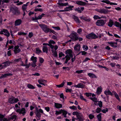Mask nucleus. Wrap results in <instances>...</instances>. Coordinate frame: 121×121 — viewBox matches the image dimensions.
<instances>
[{
    "mask_svg": "<svg viewBox=\"0 0 121 121\" xmlns=\"http://www.w3.org/2000/svg\"><path fill=\"white\" fill-rule=\"evenodd\" d=\"M72 53V51L70 50H68L66 51L65 54L66 55L65 57L66 58L65 62V63H67L68 61L70 59V58L72 57H73Z\"/></svg>",
    "mask_w": 121,
    "mask_h": 121,
    "instance_id": "nucleus-1",
    "label": "nucleus"
},
{
    "mask_svg": "<svg viewBox=\"0 0 121 121\" xmlns=\"http://www.w3.org/2000/svg\"><path fill=\"white\" fill-rule=\"evenodd\" d=\"M50 47L52 49V53L53 55L55 57L57 56V55L56 50L58 48V47L56 45L54 47L52 45H50Z\"/></svg>",
    "mask_w": 121,
    "mask_h": 121,
    "instance_id": "nucleus-2",
    "label": "nucleus"
},
{
    "mask_svg": "<svg viewBox=\"0 0 121 121\" xmlns=\"http://www.w3.org/2000/svg\"><path fill=\"white\" fill-rule=\"evenodd\" d=\"M10 12H11L13 15H18L20 13V12L18 10V8L16 7H12L10 9Z\"/></svg>",
    "mask_w": 121,
    "mask_h": 121,
    "instance_id": "nucleus-3",
    "label": "nucleus"
},
{
    "mask_svg": "<svg viewBox=\"0 0 121 121\" xmlns=\"http://www.w3.org/2000/svg\"><path fill=\"white\" fill-rule=\"evenodd\" d=\"M39 26L46 33H48L49 32L50 29L48 28L47 26L43 24H40Z\"/></svg>",
    "mask_w": 121,
    "mask_h": 121,
    "instance_id": "nucleus-4",
    "label": "nucleus"
},
{
    "mask_svg": "<svg viewBox=\"0 0 121 121\" xmlns=\"http://www.w3.org/2000/svg\"><path fill=\"white\" fill-rule=\"evenodd\" d=\"M106 23V20L103 19L98 20L96 23V25L98 26H104Z\"/></svg>",
    "mask_w": 121,
    "mask_h": 121,
    "instance_id": "nucleus-5",
    "label": "nucleus"
},
{
    "mask_svg": "<svg viewBox=\"0 0 121 121\" xmlns=\"http://www.w3.org/2000/svg\"><path fill=\"white\" fill-rule=\"evenodd\" d=\"M95 10L96 11L101 13L104 14L107 13L109 12L108 10L104 9H96Z\"/></svg>",
    "mask_w": 121,
    "mask_h": 121,
    "instance_id": "nucleus-6",
    "label": "nucleus"
},
{
    "mask_svg": "<svg viewBox=\"0 0 121 121\" xmlns=\"http://www.w3.org/2000/svg\"><path fill=\"white\" fill-rule=\"evenodd\" d=\"M0 34H4L7 37H9L10 35V34L8 30L5 29H3L1 30L0 32Z\"/></svg>",
    "mask_w": 121,
    "mask_h": 121,
    "instance_id": "nucleus-7",
    "label": "nucleus"
},
{
    "mask_svg": "<svg viewBox=\"0 0 121 121\" xmlns=\"http://www.w3.org/2000/svg\"><path fill=\"white\" fill-rule=\"evenodd\" d=\"M86 37L89 39H95L98 38V36L95 34L93 33H91L86 35Z\"/></svg>",
    "mask_w": 121,
    "mask_h": 121,
    "instance_id": "nucleus-8",
    "label": "nucleus"
},
{
    "mask_svg": "<svg viewBox=\"0 0 121 121\" xmlns=\"http://www.w3.org/2000/svg\"><path fill=\"white\" fill-rule=\"evenodd\" d=\"M18 101V99L12 97L9 98V102L11 104H13L17 102Z\"/></svg>",
    "mask_w": 121,
    "mask_h": 121,
    "instance_id": "nucleus-9",
    "label": "nucleus"
},
{
    "mask_svg": "<svg viewBox=\"0 0 121 121\" xmlns=\"http://www.w3.org/2000/svg\"><path fill=\"white\" fill-rule=\"evenodd\" d=\"M77 33H72L69 36V37L73 40H76L78 39V38L76 36Z\"/></svg>",
    "mask_w": 121,
    "mask_h": 121,
    "instance_id": "nucleus-10",
    "label": "nucleus"
},
{
    "mask_svg": "<svg viewBox=\"0 0 121 121\" xmlns=\"http://www.w3.org/2000/svg\"><path fill=\"white\" fill-rule=\"evenodd\" d=\"M10 62L9 61H7L3 63L2 65H0V67H1L2 69L10 65Z\"/></svg>",
    "mask_w": 121,
    "mask_h": 121,
    "instance_id": "nucleus-11",
    "label": "nucleus"
},
{
    "mask_svg": "<svg viewBox=\"0 0 121 121\" xmlns=\"http://www.w3.org/2000/svg\"><path fill=\"white\" fill-rule=\"evenodd\" d=\"M19 46L18 45L16 46H15L14 50V52L15 54H17V53L20 52L21 51V50L19 48Z\"/></svg>",
    "mask_w": 121,
    "mask_h": 121,
    "instance_id": "nucleus-12",
    "label": "nucleus"
},
{
    "mask_svg": "<svg viewBox=\"0 0 121 121\" xmlns=\"http://www.w3.org/2000/svg\"><path fill=\"white\" fill-rule=\"evenodd\" d=\"M101 1L102 2L106 3L107 4H109L110 5H117V4L116 3L111 2L108 0H101Z\"/></svg>",
    "mask_w": 121,
    "mask_h": 121,
    "instance_id": "nucleus-13",
    "label": "nucleus"
},
{
    "mask_svg": "<svg viewBox=\"0 0 121 121\" xmlns=\"http://www.w3.org/2000/svg\"><path fill=\"white\" fill-rule=\"evenodd\" d=\"M17 112H19L20 114H22L24 115L26 113L25 109L24 108H22L21 109H18L16 110Z\"/></svg>",
    "mask_w": 121,
    "mask_h": 121,
    "instance_id": "nucleus-14",
    "label": "nucleus"
},
{
    "mask_svg": "<svg viewBox=\"0 0 121 121\" xmlns=\"http://www.w3.org/2000/svg\"><path fill=\"white\" fill-rule=\"evenodd\" d=\"M35 113L36 116L38 118H37V119L38 120H39L41 117V114L39 112L37 108H36V111Z\"/></svg>",
    "mask_w": 121,
    "mask_h": 121,
    "instance_id": "nucleus-15",
    "label": "nucleus"
},
{
    "mask_svg": "<svg viewBox=\"0 0 121 121\" xmlns=\"http://www.w3.org/2000/svg\"><path fill=\"white\" fill-rule=\"evenodd\" d=\"M74 86L76 88H83L85 86V85L79 83L77 85H74Z\"/></svg>",
    "mask_w": 121,
    "mask_h": 121,
    "instance_id": "nucleus-16",
    "label": "nucleus"
},
{
    "mask_svg": "<svg viewBox=\"0 0 121 121\" xmlns=\"http://www.w3.org/2000/svg\"><path fill=\"white\" fill-rule=\"evenodd\" d=\"M77 119L78 120V121H83V117L82 114L80 113L77 116Z\"/></svg>",
    "mask_w": 121,
    "mask_h": 121,
    "instance_id": "nucleus-17",
    "label": "nucleus"
},
{
    "mask_svg": "<svg viewBox=\"0 0 121 121\" xmlns=\"http://www.w3.org/2000/svg\"><path fill=\"white\" fill-rule=\"evenodd\" d=\"M22 22V21L21 19H18L17 20L14 22V25L15 26H17L20 25Z\"/></svg>",
    "mask_w": 121,
    "mask_h": 121,
    "instance_id": "nucleus-18",
    "label": "nucleus"
},
{
    "mask_svg": "<svg viewBox=\"0 0 121 121\" xmlns=\"http://www.w3.org/2000/svg\"><path fill=\"white\" fill-rule=\"evenodd\" d=\"M84 9L83 7H81L80 8L78 7L74 9L75 11L77 12L78 13H81Z\"/></svg>",
    "mask_w": 121,
    "mask_h": 121,
    "instance_id": "nucleus-19",
    "label": "nucleus"
},
{
    "mask_svg": "<svg viewBox=\"0 0 121 121\" xmlns=\"http://www.w3.org/2000/svg\"><path fill=\"white\" fill-rule=\"evenodd\" d=\"M104 94L106 95H108L112 96L113 94L111 91L108 89H107L104 92Z\"/></svg>",
    "mask_w": 121,
    "mask_h": 121,
    "instance_id": "nucleus-20",
    "label": "nucleus"
},
{
    "mask_svg": "<svg viewBox=\"0 0 121 121\" xmlns=\"http://www.w3.org/2000/svg\"><path fill=\"white\" fill-rule=\"evenodd\" d=\"M76 3L78 5H84L86 4V2L81 1H78L76 2Z\"/></svg>",
    "mask_w": 121,
    "mask_h": 121,
    "instance_id": "nucleus-21",
    "label": "nucleus"
},
{
    "mask_svg": "<svg viewBox=\"0 0 121 121\" xmlns=\"http://www.w3.org/2000/svg\"><path fill=\"white\" fill-rule=\"evenodd\" d=\"M102 91V89L101 86H100L97 89L96 91V93L97 94L99 95L100 94Z\"/></svg>",
    "mask_w": 121,
    "mask_h": 121,
    "instance_id": "nucleus-22",
    "label": "nucleus"
},
{
    "mask_svg": "<svg viewBox=\"0 0 121 121\" xmlns=\"http://www.w3.org/2000/svg\"><path fill=\"white\" fill-rule=\"evenodd\" d=\"M90 99L95 102V105H97V102L98 101L97 98L95 97H94L93 98L91 97Z\"/></svg>",
    "mask_w": 121,
    "mask_h": 121,
    "instance_id": "nucleus-23",
    "label": "nucleus"
},
{
    "mask_svg": "<svg viewBox=\"0 0 121 121\" xmlns=\"http://www.w3.org/2000/svg\"><path fill=\"white\" fill-rule=\"evenodd\" d=\"M12 75V74L10 73H8L5 74L4 75H2V76H1L0 77V79H2L3 78H5L7 76H11Z\"/></svg>",
    "mask_w": 121,
    "mask_h": 121,
    "instance_id": "nucleus-24",
    "label": "nucleus"
},
{
    "mask_svg": "<svg viewBox=\"0 0 121 121\" xmlns=\"http://www.w3.org/2000/svg\"><path fill=\"white\" fill-rule=\"evenodd\" d=\"M73 18L77 23H79L81 22L77 16H74L73 17Z\"/></svg>",
    "mask_w": 121,
    "mask_h": 121,
    "instance_id": "nucleus-25",
    "label": "nucleus"
},
{
    "mask_svg": "<svg viewBox=\"0 0 121 121\" xmlns=\"http://www.w3.org/2000/svg\"><path fill=\"white\" fill-rule=\"evenodd\" d=\"M42 50L44 52H45L47 53L48 52V47L46 46H43V47Z\"/></svg>",
    "mask_w": 121,
    "mask_h": 121,
    "instance_id": "nucleus-26",
    "label": "nucleus"
},
{
    "mask_svg": "<svg viewBox=\"0 0 121 121\" xmlns=\"http://www.w3.org/2000/svg\"><path fill=\"white\" fill-rule=\"evenodd\" d=\"M45 15V14L42 13L41 15L37 17H35V19L33 18V20H34L35 19L37 20L39 19L42 18V17L44 15Z\"/></svg>",
    "mask_w": 121,
    "mask_h": 121,
    "instance_id": "nucleus-27",
    "label": "nucleus"
},
{
    "mask_svg": "<svg viewBox=\"0 0 121 121\" xmlns=\"http://www.w3.org/2000/svg\"><path fill=\"white\" fill-rule=\"evenodd\" d=\"M88 75L91 78H97L96 76L93 73H89Z\"/></svg>",
    "mask_w": 121,
    "mask_h": 121,
    "instance_id": "nucleus-28",
    "label": "nucleus"
},
{
    "mask_svg": "<svg viewBox=\"0 0 121 121\" xmlns=\"http://www.w3.org/2000/svg\"><path fill=\"white\" fill-rule=\"evenodd\" d=\"M47 81L44 79H40L38 80V82L40 84H43V83H46Z\"/></svg>",
    "mask_w": 121,
    "mask_h": 121,
    "instance_id": "nucleus-29",
    "label": "nucleus"
},
{
    "mask_svg": "<svg viewBox=\"0 0 121 121\" xmlns=\"http://www.w3.org/2000/svg\"><path fill=\"white\" fill-rule=\"evenodd\" d=\"M73 6L70 5L68 7H66L64 9L65 11H68L70 10H71L72 9V8H73Z\"/></svg>",
    "mask_w": 121,
    "mask_h": 121,
    "instance_id": "nucleus-30",
    "label": "nucleus"
},
{
    "mask_svg": "<svg viewBox=\"0 0 121 121\" xmlns=\"http://www.w3.org/2000/svg\"><path fill=\"white\" fill-rule=\"evenodd\" d=\"M37 57L34 56H32L30 58V60L32 61L33 62H36L37 61Z\"/></svg>",
    "mask_w": 121,
    "mask_h": 121,
    "instance_id": "nucleus-31",
    "label": "nucleus"
},
{
    "mask_svg": "<svg viewBox=\"0 0 121 121\" xmlns=\"http://www.w3.org/2000/svg\"><path fill=\"white\" fill-rule=\"evenodd\" d=\"M55 107L57 108H60L62 107V105L61 104L58 103H55Z\"/></svg>",
    "mask_w": 121,
    "mask_h": 121,
    "instance_id": "nucleus-32",
    "label": "nucleus"
},
{
    "mask_svg": "<svg viewBox=\"0 0 121 121\" xmlns=\"http://www.w3.org/2000/svg\"><path fill=\"white\" fill-rule=\"evenodd\" d=\"M108 43L109 45H110L112 47H116V46H115V44H117V43H115L114 42H108Z\"/></svg>",
    "mask_w": 121,
    "mask_h": 121,
    "instance_id": "nucleus-33",
    "label": "nucleus"
},
{
    "mask_svg": "<svg viewBox=\"0 0 121 121\" xmlns=\"http://www.w3.org/2000/svg\"><path fill=\"white\" fill-rule=\"evenodd\" d=\"M74 48L76 50H79L80 48V45L79 44H77L75 46Z\"/></svg>",
    "mask_w": 121,
    "mask_h": 121,
    "instance_id": "nucleus-34",
    "label": "nucleus"
},
{
    "mask_svg": "<svg viewBox=\"0 0 121 121\" xmlns=\"http://www.w3.org/2000/svg\"><path fill=\"white\" fill-rule=\"evenodd\" d=\"M66 81L64 80V81H63L60 84L58 85H56V86L57 87H62L64 86L65 83V82Z\"/></svg>",
    "mask_w": 121,
    "mask_h": 121,
    "instance_id": "nucleus-35",
    "label": "nucleus"
},
{
    "mask_svg": "<svg viewBox=\"0 0 121 121\" xmlns=\"http://www.w3.org/2000/svg\"><path fill=\"white\" fill-rule=\"evenodd\" d=\"M113 24V21L112 20H110L108 22V26L110 27H112Z\"/></svg>",
    "mask_w": 121,
    "mask_h": 121,
    "instance_id": "nucleus-36",
    "label": "nucleus"
},
{
    "mask_svg": "<svg viewBox=\"0 0 121 121\" xmlns=\"http://www.w3.org/2000/svg\"><path fill=\"white\" fill-rule=\"evenodd\" d=\"M61 111H62V112L63 113V115H64V117H66V114L67 113V112L63 110H61Z\"/></svg>",
    "mask_w": 121,
    "mask_h": 121,
    "instance_id": "nucleus-37",
    "label": "nucleus"
},
{
    "mask_svg": "<svg viewBox=\"0 0 121 121\" xmlns=\"http://www.w3.org/2000/svg\"><path fill=\"white\" fill-rule=\"evenodd\" d=\"M58 4L60 5L61 6H66L68 5V3H59Z\"/></svg>",
    "mask_w": 121,
    "mask_h": 121,
    "instance_id": "nucleus-38",
    "label": "nucleus"
},
{
    "mask_svg": "<svg viewBox=\"0 0 121 121\" xmlns=\"http://www.w3.org/2000/svg\"><path fill=\"white\" fill-rule=\"evenodd\" d=\"M101 113H100L97 115V118L98 120L99 121H101Z\"/></svg>",
    "mask_w": 121,
    "mask_h": 121,
    "instance_id": "nucleus-39",
    "label": "nucleus"
},
{
    "mask_svg": "<svg viewBox=\"0 0 121 121\" xmlns=\"http://www.w3.org/2000/svg\"><path fill=\"white\" fill-rule=\"evenodd\" d=\"M97 102H98V104L99 107L100 108L102 107L103 106L102 102L101 101H98Z\"/></svg>",
    "mask_w": 121,
    "mask_h": 121,
    "instance_id": "nucleus-40",
    "label": "nucleus"
},
{
    "mask_svg": "<svg viewBox=\"0 0 121 121\" xmlns=\"http://www.w3.org/2000/svg\"><path fill=\"white\" fill-rule=\"evenodd\" d=\"M27 87L28 88L30 89H34L35 88V87L34 86L30 84H28L27 85Z\"/></svg>",
    "mask_w": 121,
    "mask_h": 121,
    "instance_id": "nucleus-41",
    "label": "nucleus"
},
{
    "mask_svg": "<svg viewBox=\"0 0 121 121\" xmlns=\"http://www.w3.org/2000/svg\"><path fill=\"white\" fill-rule=\"evenodd\" d=\"M82 48L83 50L85 51H86L88 49V46L86 45H83Z\"/></svg>",
    "mask_w": 121,
    "mask_h": 121,
    "instance_id": "nucleus-42",
    "label": "nucleus"
},
{
    "mask_svg": "<svg viewBox=\"0 0 121 121\" xmlns=\"http://www.w3.org/2000/svg\"><path fill=\"white\" fill-rule=\"evenodd\" d=\"M17 117V116L15 115H14L11 116L9 118L10 119H14L15 120H16Z\"/></svg>",
    "mask_w": 121,
    "mask_h": 121,
    "instance_id": "nucleus-43",
    "label": "nucleus"
},
{
    "mask_svg": "<svg viewBox=\"0 0 121 121\" xmlns=\"http://www.w3.org/2000/svg\"><path fill=\"white\" fill-rule=\"evenodd\" d=\"M93 18L95 20L101 19L100 17H99L98 16L95 15L94 16Z\"/></svg>",
    "mask_w": 121,
    "mask_h": 121,
    "instance_id": "nucleus-44",
    "label": "nucleus"
},
{
    "mask_svg": "<svg viewBox=\"0 0 121 121\" xmlns=\"http://www.w3.org/2000/svg\"><path fill=\"white\" fill-rule=\"evenodd\" d=\"M9 43L10 44H13L14 45L16 44L15 41L13 40H10L9 41Z\"/></svg>",
    "mask_w": 121,
    "mask_h": 121,
    "instance_id": "nucleus-45",
    "label": "nucleus"
},
{
    "mask_svg": "<svg viewBox=\"0 0 121 121\" xmlns=\"http://www.w3.org/2000/svg\"><path fill=\"white\" fill-rule=\"evenodd\" d=\"M27 8V6L24 4L22 6V9L23 11L26 10Z\"/></svg>",
    "mask_w": 121,
    "mask_h": 121,
    "instance_id": "nucleus-46",
    "label": "nucleus"
},
{
    "mask_svg": "<svg viewBox=\"0 0 121 121\" xmlns=\"http://www.w3.org/2000/svg\"><path fill=\"white\" fill-rule=\"evenodd\" d=\"M5 115H2L0 114V121H2L3 118L4 117Z\"/></svg>",
    "mask_w": 121,
    "mask_h": 121,
    "instance_id": "nucleus-47",
    "label": "nucleus"
},
{
    "mask_svg": "<svg viewBox=\"0 0 121 121\" xmlns=\"http://www.w3.org/2000/svg\"><path fill=\"white\" fill-rule=\"evenodd\" d=\"M121 23H119V22H115L114 24L115 26L117 27H119Z\"/></svg>",
    "mask_w": 121,
    "mask_h": 121,
    "instance_id": "nucleus-48",
    "label": "nucleus"
},
{
    "mask_svg": "<svg viewBox=\"0 0 121 121\" xmlns=\"http://www.w3.org/2000/svg\"><path fill=\"white\" fill-rule=\"evenodd\" d=\"M39 60L40 63H43L44 61V60L43 59L42 57H39Z\"/></svg>",
    "mask_w": 121,
    "mask_h": 121,
    "instance_id": "nucleus-49",
    "label": "nucleus"
},
{
    "mask_svg": "<svg viewBox=\"0 0 121 121\" xmlns=\"http://www.w3.org/2000/svg\"><path fill=\"white\" fill-rule=\"evenodd\" d=\"M41 51L40 50L39 48H36V53L37 54L40 53Z\"/></svg>",
    "mask_w": 121,
    "mask_h": 121,
    "instance_id": "nucleus-50",
    "label": "nucleus"
},
{
    "mask_svg": "<svg viewBox=\"0 0 121 121\" xmlns=\"http://www.w3.org/2000/svg\"><path fill=\"white\" fill-rule=\"evenodd\" d=\"M20 64V65L25 66V64H23V62L22 61L21 59L19 61V62Z\"/></svg>",
    "mask_w": 121,
    "mask_h": 121,
    "instance_id": "nucleus-51",
    "label": "nucleus"
},
{
    "mask_svg": "<svg viewBox=\"0 0 121 121\" xmlns=\"http://www.w3.org/2000/svg\"><path fill=\"white\" fill-rule=\"evenodd\" d=\"M101 109L99 108H97L96 111V112L97 113H99L101 111Z\"/></svg>",
    "mask_w": 121,
    "mask_h": 121,
    "instance_id": "nucleus-52",
    "label": "nucleus"
},
{
    "mask_svg": "<svg viewBox=\"0 0 121 121\" xmlns=\"http://www.w3.org/2000/svg\"><path fill=\"white\" fill-rule=\"evenodd\" d=\"M108 111V109L107 108H106L105 109H104L101 110V112L104 113H106Z\"/></svg>",
    "mask_w": 121,
    "mask_h": 121,
    "instance_id": "nucleus-53",
    "label": "nucleus"
},
{
    "mask_svg": "<svg viewBox=\"0 0 121 121\" xmlns=\"http://www.w3.org/2000/svg\"><path fill=\"white\" fill-rule=\"evenodd\" d=\"M52 28L56 30H60V27L59 26H56V27H54L52 26Z\"/></svg>",
    "mask_w": 121,
    "mask_h": 121,
    "instance_id": "nucleus-54",
    "label": "nucleus"
},
{
    "mask_svg": "<svg viewBox=\"0 0 121 121\" xmlns=\"http://www.w3.org/2000/svg\"><path fill=\"white\" fill-rule=\"evenodd\" d=\"M80 97L82 100H84L86 102L87 101V100L86 99H84L82 95H80Z\"/></svg>",
    "mask_w": 121,
    "mask_h": 121,
    "instance_id": "nucleus-55",
    "label": "nucleus"
},
{
    "mask_svg": "<svg viewBox=\"0 0 121 121\" xmlns=\"http://www.w3.org/2000/svg\"><path fill=\"white\" fill-rule=\"evenodd\" d=\"M35 11H39L40 12H42L43 11V9H37L35 8Z\"/></svg>",
    "mask_w": 121,
    "mask_h": 121,
    "instance_id": "nucleus-56",
    "label": "nucleus"
},
{
    "mask_svg": "<svg viewBox=\"0 0 121 121\" xmlns=\"http://www.w3.org/2000/svg\"><path fill=\"white\" fill-rule=\"evenodd\" d=\"M115 96L116 98L119 101H120V99L119 98L118 95L117 93L115 94Z\"/></svg>",
    "mask_w": 121,
    "mask_h": 121,
    "instance_id": "nucleus-57",
    "label": "nucleus"
},
{
    "mask_svg": "<svg viewBox=\"0 0 121 121\" xmlns=\"http://www.w3.org/2000/svg\"><path fill=\"white\" fill-rule=\"evenodd\" d=\"M85 95H86L87 97H89V96H91V95L92 93H85L84 94Z\"/></svg>",
    "mask_w": 121,
    "mask_h": 121,
    "instance_id": "nucleus-58",
    "label": "nucleus"
},
{
    "mask_svg": "<svg viewBox=\"0 0 121 121\" xmlns=\"http://www.w3.org/2000/svg\"><path fill=\"white\" fill-rule=\"evenodd\" d=\"M80 113H78V112H74L73 113V115H76V116L77 117L78 115Z\"/></svg>",
    "mask_w": 121,
    "mask_h": 121,
    "instance_id": "nucleus-59",
    "label": "nucleus"
},
{
    "mask_svg": "<svg viewBox=\"0 0 121 121\" xmlns=\"http://www.w3.org/2000/svg\"><path fill=\"white\" fill-rule=\"evenodd\" d=\"M48 43H49V44H55L56 43L55 42L53 41V40H50L49 42Z\"/></svg>",
    "mask_w": 121,
    "mask_h": 121,
    "instance_id": "nucleus-60",
    "label": "nucleus"
},
{
    "mask_svg": "<svg viewBox=\"0 0 121 121\" xmlns=\"http://www.w3.org/2000/svg\"><path fill=\"white\" fill-rule=\"evenodd\" d=\"M31 65L32 67H35L36 66V62H33L31 64Z\"/></svg>",
    "mask_w": 121,
    "mask_h": 121,
    "instance_id": "nucleus-61",
    "label": "nucleus"
},
{
    "mask_svg": "<svg viewBox=\"0 0 121 121\" xmlns=\"http://www.w3.org/2000/svg\"><path fill=\"white\" fill-rule=\"evenodd\" d=\"M89 118L91 119H92L94 117V115L92 114H90L89 116Z\"/></svg>",
    "mask_w": 121,
    "mask_h": 121,
    "instance_id": "nucleus-62",
    "label": "nucleus"
},
{
    "mask_svg": "<svg viewBox=\"0 0 121 121\" xmlns=\"http://www.w3.org/2000/svg\"><path fill=\"white\" fill-rule=\"evenodd\" d=\"M83 71L82 70H77L76 71V73H82Z\"/></svg>",
    "mask_w": 121,
    "mask_h": 121,
    "instance_id": "nucleus-63",
    "label": "nucleus"
},
{
    "mask_svg": "<svg viewBox=\"0 0 121 121\" xmlns=\"http://www.w3.org/2000/svg\"><path fill=\"white\" fill-rule=\"evenodd\" d=\"M33 36V34L32 32H30L29 33L28 36L30 38H31Z\"/></svg>",
    "mask_w": 121,
    "mask_h": 121,
    "instance_id": "nucleus-64",
    "label": "nucleus"
}]
</instances>
